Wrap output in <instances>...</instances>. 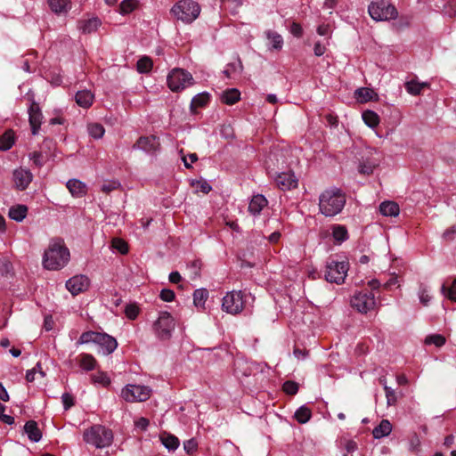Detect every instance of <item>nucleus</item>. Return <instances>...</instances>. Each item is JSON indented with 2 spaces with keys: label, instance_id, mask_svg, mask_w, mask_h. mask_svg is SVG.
I'll list each match as a JSON object with an SVG mask.
<instances>
[{
  "label": "nucleus",
  "instance_id": "19",
  "mask_svg": "<svg viewBox=\"0 0 456 456\" xmlns=\"http://www.w3.org/2000/svg\"><path fill=\"white\" fill-rule=\"evenodd\" d=\"M404 87L408 94L411 95H419L425 89L430 87V84L428 82H419L418 77L411 79L410 81L405 82Z\"/></svg>",
  "mask_w": 456,
  "mask_h": 456
},
{
  "label": "nucleus",
  "instance_id": "4",
  "mask_svg": "<svg viewBox=\"0 0 456 456\" xmlns=\"http://www.w3.org/2000/svg\"><path fill=\"white\" fill-rule=\"evenodd\" d=\"M177 20L184 23H191L200 12V5L192 0H180L171 9Z\"/></svg>",
  "mask_w": 456,
  "mask_h": 456
},
{
  "label": "nucleus",
  "instance_id": "32",
  "mask_svg": "<svg viewBox=\"0 0 456 456\" xmlns=\"http://www.w3.org/2000/svg\"><path fill=\"white\" fill-rule=\"evenodd\" d=\"M79 366L85 370H92L96 367L97 361L89 354H81L79 355Z\"/></svg>",
  "mask_w": 456,
  "mask_h": 456
},
{
  "label": "nucleus",
  "instance_id": "17",
  "mask_svg": "<svg viewBox=\"0 0 456 456\" xmlns=\"http://www.w3.org/2000/svg\"><path fill=\"white\" fill-rule=\"evenodd\" d=\"M344 203L345 201H319L320 211L326 216H333L343 209Z\"/></svg>",
  "mask_w": 456,
  "mask_h": 456
},
{
  "label": "nucleus",
  "instance_id": "59",
  "mask_svg": "<svg viewBox=\"0 0 456 456\" xmlns=\"http://www.w3.org/2000/svg\"><path fill=\"white\" fill-rule=\"evenodd\" d=\"M150 421L148 419L144 417H141L134 421V426L136 428L144 431L149 427Z\"/></svg>",
  "mask_w": 456,
  "mask_h": 456
},
{
  "label": "nucleus",
  "instance_id": "50",
  "mask_svg": "<svg viewBox=\"0 0 456 456\" xmlns=\"http://www.w3.org/2000/svg\"><path fill=\"white\" fill-rule=\"evenodd\" d=\"M425 343L428 345L434 344L435 346L440 347L444 345L445 338L438 334L428 336L425 339Z\"/></svg>",
  "mask_w": 456,
  "mask_h": 456
},
{
  "label": "nucleus",
  "instance_id": "55",
  "mask_svg": "<svg viewBox=\"0 0 456 456\" xmlns=\"http://www.w3.org/2000/svg\"><path fill=\"white\" fill-rule=\"evenodd\" d=\"M197 447H198V443L193 438L187 440L183 443V448H184L185 452L189 454L193 453L197 450Z\"/></svg>",
  "mask_w": 456,
  "mask_h": 456
},
{
  "label": "nucleus",
  "instance_id": "58",
  "mask_svg": "<svg viewBox=\"0 0 456 456\" xmlns=\"http://www.w3.org/2000/svg\"><path fill=\"white\" fill-rule=\"evenodd\" d=\"M61 400L65 410H68L74 405L73 396L69 393L63 394Z\"/></svg>",
  "mask_w": 456,
  "mask_h": 456
},
{
  "label": "nucleus",
  "instance_id": "21",
  "mask_svg": "<svg viewBox=\"0 0 456 456\" xmlns=\"http://www.w3.org/2000/svg\"><path fill=\"white\" fill-rule=\"evenodd\" d=\"M24 432L31 442L37 443L42 438V432L38 428L37 423L34 420H28L24 425Z\"/></svg>",
  "mask_w": 456,
  "mask_h": 456
},
{
  "label": "nucleus",
  "instance_id": "28",
  "mask_svg": "<svg viewBox=\"0 0 456 456\" xmlns=\"http://www.w3.org/2000/svg\"><path fill=\"white\" fill-rule=\"evenodd\" d=\"M392 431V425L387 419H383L378 427H376L372 435L375 438H381L388 436Z\"/></svg>",
  "mask_w": 456,
  "mask_h": 456
},
{
  "label": "nucleus",
  "instance_id": "60",
  "mask_svg": "<svg viewBox=\"0 0 456 456\" xmlns=\"http://www.w3.org/2000/svg\"><path fill=\"white\" fill-rule=\"evenodd\" d=\"M419 297L420 302L424 305H428V302L430 301V297H429L428 291L426 288H424V287L420 288L419 292Z\"/></svg>",
  "mask_w": 456,
  "mask_h": 456
},
{
  "label": "nucleus",
  "instance_id": "18",
  "mask_svg": "<svg viewBox=\"0 0 456 456\" xmlns=\"http://www.w3.org/2000/svg\"><path fill=\"white\" fill-rule=\"evenodd\" d=\"M32 180V175L28 170L26 169H16L13 172V182L16 188L24 190L28 187Z\"/></svg>",
  "mask_w": 456,
  "mask_h": 456
},
{
  "label": "nucleus",
  "instance_id": "41",
  "mask_svg": "<svg viewBox=\"0 0 456 456\" xmlns=\"http://www.w3.org/2000/svg\"><path fill=\"white\" fill-rule=\"evenodd\" d=\"M267 37L270 40V43L272 44L273 49H275V50L281 49L282 45H283V39L281 35H279L277 32H274V31H268Z\"/></svg>",
  "mask_w": 456,
  "mask_h": 456
},
{
  "label": "nucleus",
  "instance_id": "6",
  "mask_svg": "<svg viewBox=\"0 0 456 456\" xmlns=\"http://www.w3.org/2000/svg\"><path fill=\"white\" fill-rule=\"evenodd\" d=\"M370 16L375 20H388L397 17L396 8L388 4L385 0H377L370 3L368 8Z\"/></svg>",
  "mask_w": 456,
  "mask_h": 456
},
{
  "label": "nucleus",
  "instance_id": "39",
  "mask_svg": "<svg viewBox=\"0 0 456 456\" xmlns=\"http://www.w3.org/2000/svg\"><path fill=\"white\" fill-rule=\"evenodd\" d=\"M312 412L311 410L306 406H301L295 412V418L297 422L301 424H305L311 419Z\"/></svg>",
  "mask_w": 456,
  "mask_h": 456
},
{
  "label": "nucleus",
  "instance_id": "14",
  "mask_svg": "<svg viewBox=\"0 0 456 456\" xmlns=\"http://www.w3.org/2000/svg\"><path fill=\"white\" fill-rule=\"evenodd\" d=\"M29 124L33 134H37L40 128L43 114L41 112L38 103L33 102L28 109Z\"/></svg>",
  "mask_w": 456,
  "mask_h": 456
},
{
  "label": "nucleus",
  "instance_id": "63",
  "mask_svg": "<svg viewBox=\"0 0 456 456\" xmlns=\"http://www.w3.org/2000/svg\"><path fill=\"white\" fill-rule=\"evenodd\" d=\"M31 159H33L34 163L38 167L43 165V154L39 151H34L31 154Z\"/></svg>",
  "mask_w": 456,
  "mask_h": 456
},
{
  "label": "nucleus",
  "instance_id": "9",
  "mask_svg": "<svg viewBox=\"0 0 456 456\" xmlns=\"http://www.w3.org/2000/svg\"><path fill=\"white\" fill-rule=\"evenodd\" d=\"M151 390L146 386L127 385L121 390V397L129 403L144 402L151 396Z\"/></svg>",
  "mask_w": 456,
  "mask_h": 456
},
{
  "label": "nucleus",
  "instance_id": "33",
  "mask_svg": "<svg viewBox=\"0 0 456 456\" xmlns=\"http://www.w3.org/2000/svg\"><path fill=\"white\" fill-rule=\"evenodd\" d=\"M51 10L55 13L67 12L70 8L69 0H48Z\"/></svg>",
  "mask_w": 456,
  "mask_h": 456
},
{
  "label": "nucleus",
  "instance_id": "25",
  "mask_svg": "<svg viewBox=\"0 0 456 456\" xmlns=\"http://www.w3.org/2000/svg\"><path fill=\"white\" fill-rule=\"evenodd\" d=\"M75 99L79 106L88 108L93 104L94 94L88 90H82L76 94Z\"/></svg>",
  "mask_w": 456,
  "mask_h": 456
},
{
  "label": "nucleus",
  "instance_id": "34",
  "mask_svg": "<svg viewBox=\"0 0 456 456\" xmlns=\"http://www.w3.org/2000/svg\"><path fill=\"white\" fill-rule=\"evenodd\" d=\"M90 378L94 384L100 385L103 387H108L111 383L110 378L104 371L99 370L92 374Z\"/></svg>",
  "mask_w": 456,
  "mask_h": 456
},
{
  "label": "nucleus",
  "instance_id": "52",
  "mask_svg": "<svg viewBox=\"0 0 456 456\" xmlns=\"http://www.w3.org/2000/svg\"><path fill=\"white\" fill-rule=\"evenodd\" d=\"M377 164L370 162L369 160L363 161L359 166V172L363 175H370L373 172Z\"/></svg>",
  "mask_w": 456,
  "mask_h": 456
},
{
  "label": "nucleus",
  "instance_id": "12",
  "mask_svg": "<svg viewBox=\"0 0 456 456\" xmlns=\"http://www.w3.org/2000/svg\"><path fill=\"white\" fill-rule=\"evenodd\" d=\"M89 285L90 281L86 275H76L66 282L67 289L74 296L86 291Z\"/></svg>",
  "mask_w": 456,
  "mask_h": 456
},
{
  "label": "nucleus",
  "instance_id": "48",
  "mask_svg": "<svg viewBox=\"0 0 456 456\" xmlns=\"http://www.w3.org/2000/svg\"><path fill=\"white\" fill-rule=\"evenodd\" d=\"M267 201H249L248 203V212L253 215H258L261 210L265 207Z\"/></svg>",
  "mask_w": 456,
  "mask_h": 456
},
{
  "label": "nucleus",
  "instance_id": "51",
  "mask_svg": "<svg viewBox=\"0 0 456 456\" xmlns=\"http://www.w3.org/2000/svg\"><path fill=\"white\" fill-rule=\"evenodd\" d=\"M242 69L241 62L239 61L238 63H229L226 69L224 70V74L226 77L231 78L232 74L235 72H240Z\"/></svg>",
  "mask_w": 456,
  "mask_h": 456
},
{
  "label": "nucleus",
  "instance_id": "13",
  "mask_svg": "<svg viewBox=\"0 0 456 456\" xmlns=\"http://www.w3.org/2000/svg\"><path fill=\"white\" fill-rule=\"evenodd\" d=\"M278 188L281 191L290 190L297 186V180L294 174L289 172H281L277 175H273Z\"/></svg>",
  "mask_w": 456,
  "mask_h": 456
},
{
  "label": "nucleus",
  "instance_id": "62",
  "mask_svg": "<svg viewBox=\"0 0 456 456\" xmlns=\"http://www.w3.org/2000/svg\"><path fill=\"white\" fill-rule=\"evenodd\" d=\"M119 185L120 184L118 182H109L108 183H104L102 186V191L108 193L113 190L118 189Z\"/></svg>",
  "mask_w": 456,
  "mask_h": 456
},
{
  "label": "nucleus",
  "instance_id": "56",
  "mask_svg": "<svg viewBox=\"0 0 456 456\" xmlns=\"http://www.w3.org/2000/svg\"><path fill=\"white\" fill-rule=\"evenodd\" d=\"M340 446L344 447L346 452H352L356 450L357 444L353 440H347V439H341L340 440Z\"/></svg>",
  "mask_w": 456,
  "mask_h": 456
},
{
  "label": "nucleus",
  "instance_id": "37",
  "mask_svg": "<svg viewBox=\"0 0 456 456\" xmlns=\"http://www.w3.org/2000/svg\"><path fill=\"white\" fill-rule=\"evenodd\" d=\"M208 297V292L205 289H196L193 293V303L197 307H203Z\"/></svg>",
  "mask_w": 456,
  "mask_h": 456
},
{
  "label": "nucleus",
  "instance_id": "45",
  "mask_svg": "<svg viewBox=\"0 0 456 456\" xmlns=\"http://www.w3.org/2000/svg\"><path fill=\"white\" fill-rule=\"evenodd\" d=\"M333 237L337 241L342 242L347 240V231L345 226L336 225L333 228Z\"/></svg>",
  "mask_w": 456,
  "mask_h": 456
},
{
  "label": "nucleus",
  "instance_id": "8",
  "mask_svg": "<svg viewBox=\"0 0 456 456\" xmlns=\"http://www.w3.org/2000/svg\"><path fill=\"white\" fill-rule=\"evenodd\" d=\"M167 86L173 92H178L193 84L191 74L183 69H174L167 78Z\"/></svg>",
  "mask_w": 456,
  "mask_h": 456
},
{
  "label": "nucleus",
  "instance_id": "26",
  "mask_svg": "<svg viewBox=\"0 0 456 456\" xmlns=\"http://www.w3.org/2000/svg\"><path fill=\"white\" fill-rule=\"evenodd\" d=\"M355 96L361 102H367L369 101L378 100V94L370 88L361 87L355 91Z\"/></svg>",
  "mask_w": 456,
  "mask_h": 456
},
{
  "label": "nucleus",
  "instance_id": "7",
  "mask_svg": "<svg viewBox=\"0 0 456 456\" xmlns=\"http://www.w3.org/2000/svg\"><path fill=\"white\" fill-rule=\"evenodd\" d=\"M175 327V322L167 312L160 313L159 318L153 324V330L156 336L162 340H167L171 338Z\"/></svg>",
  "mask_w": 456,
  "mask_h": 456
},
{
  "label": "nucleus",
  "instance_id": "61",
  "mask_svg": "<svg viewBox=\"0 0 456 456\" xmlns=\"http://www.w3.org/2000/svg\"><path fill=\"white\" fill-rule=\"evenodd\" d=\"M445 12L451 18H456V0H452L449 2L448 6L445 7Z\"/></svg>",
  "mask_w": 456,
  "mask_h": 456
},
{
  "label": "nucleus",
  "instance_id": "53",
  "mask_svg": "<svg viewBox=\"0 0 456 456\" xmlns=\"http://www.w3.org/2000/svg\"><path fill=\"white\" fill-rule=\"evenodd\" d=\"M282 388L287 395H294L298 391V384L294 381L289 380L283 384Z\"/></svg>",
  "mask_w": 456,
  "mask_h": 456
},
{
  "label": "nucleus",
  "instance_id": "54",
  "mask_svg": "<svg viewBox=\"0 0 456 456\" xmlns=\"http://www.w3.org/2000/svg\"><path fill=\"white\" fill-rule=\"evenodd\" d=\"M126 316L130 320H134L139 314V307L136 305L131 304L125 308Z\"/></svg>",
  "mask_w": 456,
  "mask_h": 456
},
{
  "label": "nucleus",
  "instance_id": "5",
  "mask_svg": "<svg viewBox=\"0 0 456 456\" xmlns=\"http://www.w3.org/2000/svg\"><path fill=\"white\" fill-rule=\"evenodd\" d=\"M246 305L245 295L241 290L227 292L223 297L222 309L227 314L236 315L240 314Z\"/></svg>",
  "mask_w": 456,
  "mask_h": 456
},
{
  "label": "nucleus",
  "instance_id": "22",
  "mask_svg": "<svg viewBox=\"0 0 456 456\" xmlns=\"http://www.w3.org/2000/svg\"><path fill=\"white\" fill-rule=\"evenodd\" d=\"M379 212L384 216H397L400 208L396 201H382L379 205Z\"/></svg>",
  "mask_w": 456,
  "mask_h": 456
},
{
  "label": "nucleus",
  "instance_id": "10",
  "mask_svg": "<svg viewBox=\"0 0 456 456\" xmlns=\"http://www.w3.org/2000/svg\"><path fill=\"white\" fill-rule=\"evenodd\" d=\"M348 264L346 262L328 263L326 266L325 279L329 282L341 284L347 275Z\"/></svg>",
  "mask_w": 456,
  "mask_h": 456
},
{
  "label": "nucleus",
  "instance_id": "24",
  "mask_svg": "<svg viewBox=\"0 0 456 456\" xmlns=\"http://www.w3.org/2000/svg\"><path fill=\"white\" fill-rule=\"evenodd\" d=\"M28 214V208L22 204H16L10 208L8 216L16 222H21Z\"/></svg>",
  "mask_w": 456,
  "mask_h": 456
},
{
  "label": "nucleus",
  "instance_id": "1",
  "mask_svg": "<svg viewBox=\"0 0 456 456\" xmlns=\"http://www.w3.org/2000/svg\"><path fill=\"white\" fill-rule=\"evenodd\" d=\"M69 260V250L63 240L53 239L50 241L43 256V265L48 270H59L65 266Z\"/></svg>",
  "mask_w": 456,
  "mask_h": 456
},
{
  "label": "nucleus",
  "instance_id": "38",
  "mask_svg": "<svg viewBox=\"0 0 456 456\" xmlns=\"http://www.w3.org/2000/svg\"><path fill=\"white\" fill-rule=\"evenodd\" d=\"M153 66L152 60L148 56H142L136 63L137 71L139 73H148Z\"/></svg>",
  "mask_w": 456,
  "mask_h": 456
},
{
  "label": "nucleus",
  "instance_id": "44",
  "mask_svg": "<svg viewBox=\"0 0 456 456\" xmlns=\"http://www.w3.org/2000/svg\"><path fill=\"white\" fill-rule=\"evenodd\" d=\"M88 132L92 137L99 139L103 136L105 129L102 125L94 123L88 126Z\"/></svg>",
  "mask_w": 456,
  "mask_h": 456
},
{
  "label": "nucleus",
  "instance_id": "42",
  "mask_svg": "<svg viewBox=\"0 0 456 456\" xmlns=\"http://www.w3.org/2000/svg\"><path fill=\"white\" fill-rule=\"evenodd\" d=\"M191 187L195 192L208 193L211 191V186L205 180L192 181Z\"/></svg>",
  "mask_w": 456,
  "mask_h": 456
},
{
  "label": "nucleus",
  "instance_id": "46",
  "mask_svg": "<svg viewBox=\"0 0 456 456\" xmlns=\"http://www.w3.org/2000/svg\"><path fill=\"white\" fill-rule=\"evenodd\" d=\"M136 8L134 0H123L119 4V12L121 14H128Z\"/></svg>",
  "mask_w": 456,
  "mask_h": 456
},
{
  "label": "nucleus",
  "instance_id": "3",
  "mask_svg": "<svg viewBox=\"0 0 456 456\" xmlns=\"http://www.w3.org/2000/svg\"><path fill=\"white\" fill-rule=\"evenodd\" d=\"M84 440L96 448H104L112 443V432L101 425H95L84 432Z\"/></svg>",
  "mask_w": 456,
  "mask_h": 456
},
{
  "label": "nucleus",
  "instance_id": "43",
  "mask_svg": "<svg viewBox=\"0 0 456 456\" xmlns=\"http://www.w3.org/2000/svg\"><path fill=\"white\" fill-rule=\"evenodd\" d=\"M380 383H382L384 386L387 405H395L397 402V397L395 390L387 386L385 380L380 379Z\"/></svg>",
  "mask_w": 456,
  "mask_h": 456
},
{
  "label": "nucleus",
  "instance_id": "36",
  "mask_svg": "<svg viewBox=\"0 0 456 456\" xmlns=\"http://www.w3.org/2000/svg\"><path fill=\"white\" fill-rule=\"evenodd\" d=\"M442 292L450 300L456 302V279L450 284L445 281L442 286Z\"/></svg>",
  "mask_w": 456,
  "mask_h": 456
},
{
  "label": "nucleus",
  "instance_id": "16",
  "mask_svg": "<svg viewBox=\"0 0 456 456\" xmlns=\"http://www.w3.org/2000/svg\"><path fill=\"white\" fill-rule=\"evenodd\" d=\"M159 145V139L151 135L140 137L134 146H137L146 152L154 153L158 151Z\"/></svg>",
  "mask_w": 456,
  "mask_h": 456
},
{
  "label": "nucleus",
  "instance_id": "11",
  "mask_svg": "<svg viewBox=\"0 0 456 456\" xmlns=\"http://www.w3.org/2000/svg\"><path fill=\"white\" fill-rule=\"evenodd\" d=\"M351 305L358 312L366 314L375 308L376 301L371 292H359L351 299Z\"/></svg>",
  "mask_w": 456,
  "mask_h": 456
},
{
  "label": "nucleus",
  "instance_id": "27",
  "mask_svg": "<svg viewBox=\"0 0 456 456\" xmlns=\"http://www.w3.org/2000/svg\"><path fill=\"white\" fill-rule=\"evenodd\" d=\"M240 91L236 88H232L223 92L221 101L227 105H232L236 103L240 100Z\"/></svg>",
  "mask_w": 456,
  "mask_h": 456
},
{
  "label": "nucleus",
  "instance_id": "20",
  "mask_svg": "<svg viewBox=\"0 0 456 456\" xmlns=\"http://www.w3.org/2000/svg\"><path fill=\"white\" fill-rule=\"evenodd\" d=\"M67 188L75 198H83L86 195L87 187L86 183L77 179H70L67 183Z\"/></svg>",
  "mask_w": 456,
  "mask_h": 456
},
{
  "label": "nucleus",
  "instance_id": "15",
  "mask_svg": "<svg viewBox=\"0 0 456 456\" xmlns=\"http://www.w3.org/2000/svg\"><path fill=\"white\" fill-rule=\"evenodd\" d=\"M95 344L99 345L102 349V354H109L112 353L118 346L114 338L105 333H99L97 335Z\"/></svg>",
  "mask_w": 456,
  "mask_h": 456
},
{
  "label": "nucleus",
  "instance_id": "49",
  "mask_svg": "<svg viewBox=\"0 0 456 456\" xmlns=\"http://www.w3.org/2000/svg\"><path fill=\"white\" fill-rule=\"evenodd\" d=\"M112 248L117 249L119 253L125 255L128 252V245L127 243L119 238H115L112 240Z\"/></svg>",
  "mask_w": 456,
  "mask_h": 456
},
{
  "label": "nucleus",
  "instance_id": "2",
  "mask_svg": "<svg viewBox=\"0 0 456 456\" xmlns=\"http://www.w3.org/2000/svg\"><path fill=\"white\" fill-rule=\"evenodd\" d=\"M289 150L279 146L273 147L265 160V168L270 175H277L289 167Z\"/></svg>",
  "mask_w": 456,
  "mask_h": 456
},
{
  "label": "nucleus",
  "instance_id": "35",
  "mask_svg": "<svg viewBox=\"0 0 456 456\" xmlns=\"http://www.w3.org/2000/svg\"><path fill=\"white\" fill-rule=\"evenodd\" d=\"M362 120L369 127L374 128L379 124V115L372 110H364L362 114Z\"/></svg>",
  "mask_w": 456,
  "mask_h": 456
},
{
  "label": "nucleus",
  "instance_id": "64",
  "mask_svg": "<svg viewBox=\"0 0 456 456\" xmlns=\"http://www.w3.org/2000/svg\"><path fill=\"white\" fill-rule=\"evenodd\" d=\"M290 31L297 37H300L303 34V29H302L301 26L295 22L292 23Z\"/></svg>",
  "mask_w": 456,
  "mask_h": 456
},
{
  "label": "nucleus",
  "instance_id": "29",
  "mask_svg": "<svg viewBox=\"0 0 456 456\" xmlns=\"http://www.w3.org/2000/svg\"><path fill=\"white\" fill-rule=\"evenodd\" d=\"M15 142L14 132L12 129L6 130L0 136V151H8Z\"/></svg>",
  "mask_w": 456,
  "mask_h": 456
},
{
  "label": "nucleus",
  "instance_id": "30",
  "mask_svg": "<svg viewBox=\"0 0 456 456\" xmlns=\"http://www.w3.org/2000/svg\"><path fill=\"white\" fill-rule=\"evenodd\" d=\"M159 439L162 444L168 450H175L180 444L179 439L176 436L166 432L160 434Z\"/></svg>",
  "mask_w": 456,
  "mask_h": 456
},
{
  "label": "nucleus",
  "instance_id": "57",
  "mask_svg": "<svg viewBox=\"0 0 456 456\" xmlns=\"http://www.w3.org/2000/svg\"><path fill=\"white\" fill-rule=\"evenodd\" d=\"M160 298L165 302H172L175 299V292L168 289L160 291Z\"/></svg>",
  "mask_w": 456,
  "mask_h": 456
},
{
  "label": "nucleus",
  "instance_id": "40",
  "mask_svg": "<svg viewBox=\"0 0 456 456\" xmlns=\"http://www.w3.org/2000/svg\"><path fill=\"white\" fill-rule=\"evenodd\" d=\"M333 198H345V194L342 190L332 187L325 190L319 197V200H332Z\"/></svg>",
  "mask_w": 456,
  "mask_h": 456
},
{
  "label": "nucleus",
  "instance_id": "23",
  "mask_svg": "<svg viewBox=\"0 0 456 456\" xmlns=\"http://www.w3.org/2000/svg\"><path fill=\"white\" fill-rule=\"evenodd\" d=\"M210 101V94L208 93H201L195 95L191 102V111L196 113L199 108H203L208 105Z\"/></svg>",
  "mask_w": 456,
  "mask_h": 456
},
{
  "label": "nucleus",
  "instance_id": "47",
  "mask_svg": "<svg viewBox=\"0 0 456 456\" xmlns=\"http://www.w3.org/2000/svg\"><path fill=\"white\" fill-rule=\"evenodd\" d=\"M98 332L94 331H86L81 334L77 345L94 343L97 338Z\"/></svg>",
  "mask_w": 456,
  "mask_h": 456
},
{
  "label": "nucleus",
  "instance_id": "31",
  "mask_svg": "<svg viewBox=\"0 0 456 456\" xmlns=\"http://www.w3.org/2000/svg\"><path fill=\"white\" fill-rule=\"evenodd\" d=\"M100 25L101 20L98 18H93L80 21L79 29L82 30L84 34H90L95 31Z\"/></svg>",
  "mask_w": 456,
  "mask_h": 456
}]
</instances>
